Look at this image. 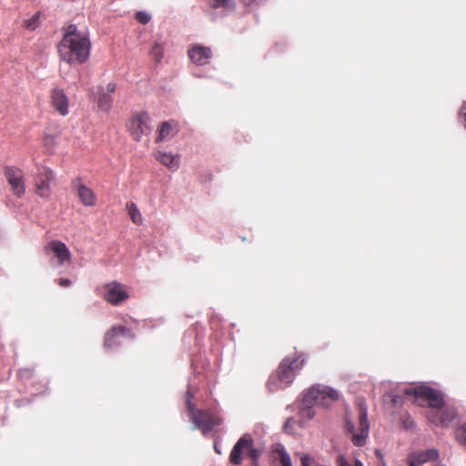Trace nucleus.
I'll list each match as a JSON object with an SVG mask.
<instances>
[{
	"instance_id": "nucleus-26",
	"label": "nucleus",
	"mask_w": 466,
	"mask_h": 466,
	"mask_svg": "<svg viewBox=\"0 0 466 466\" xmlns=\"http://www.w3.org/2000/svg\"><path fill=\"white\" fill-rule=\"evenodd\" d=\"M35 370L31 367L21 368L17 375L21 380H31L34 377Z\"/></svg>"
},
{
	"instance_id": "nucleus-30",
	"label": "nucleus",
	"mask_w": 466,
	"mask_h": 466,
	"mask_svg": "<svg viewBox=\"0 0 466 466\" xmlns=\"http://www.w3.org/2000/svg\"><path fill=\"white\" fill-rule=\"evenodd\" d=\"M43 143L46 147H53L56 144V137L54 135H45L43 137Z\"/></svg>"
},
{
	"instance_id": "nucleus-34",
	"label": "nucleus",
	"mask_w": 466,
	"mask_h": 466,
	"mask_svg": "<svg viewBox=\"0 0 466 466\" xmlns=\"http://www.w3.org/2000/svg\"><path fill=\"white\" fill-rule=\"evenodd\" d=\"M216 1V4H214V7H217V6H227L228 5V2L230 0H215Z\"/></svg>"
},
{
	"instance_id": "nucleus-3",
	"label": "nucleus",
	"mask_w": 466,
	"mask_h": 466,
	"mask_svg": "<svg viewBox=\"0 0 466 466\" xmlns=\"http://www.w3.org/2000/svg\"><path fill=\"white\" fill-rule=\"evenodd\" d=\"M339 399V392L325 385H315L303 394V405H315L329 408Z\"/></svg>"
},
{
	"instance_id": "nucleus-24",
	"label": "nucleus",
	"mask_w": 466,
	"mask_h": 466,
	"mask_svg": "<svg viewBox=\"0 0 466 466\" xmlns=\"http://www.w3.org/2000/svg\"><path fill=\"white\" fill-rule=\"evenodd\" d=\"M112 103H113L112 95H110L108 93H102L99 95L98 107L101 110L107 112L111 108Z\"/></svg>"
},
{
	"instance_id": "nucleus-12",
	"label": "nucleus",
	"mask_w": 466,
	"mask_h": 466,
	"mask_svg": "<svg viewBox=\"0 0 466 466\" xmlns=\"http://www.w3.org/2000/svg\"><path fill=\"white\" fill-rule=\"evenodd\" d=\"M54 177L55 175L51 169L46 167L41 168L35 179V193L42 198L48 197L50 195V182Z\"/></svg>"
},
{
	"instance_id": "nucleus-14",
	"label": "nucleus",
	"mask_w": 466,
	"mask_h": 466,
	"mask_svg": "<svg viewBox=\"0 0 466 466\" xmlns=\"http://www.w3.org/2000/svg\"><path fill=\"white\" fill-rule=\"evenodd\" d=\"M104 299L112 305H118L128 298L127 292L118 282H111L105 286Z\"/></svg>"
},
{
	"instance_id": "nucleus-18",
	"label": "nucleus",
	"mask_w": 466,
	"mask_h": 466,
	"mask_svg": "<svg viewBox=\"0 0 466 466\" xmlns=\"http://www.w3.org/2000/svg\"><path fill=\"white\" fill-rule=\"evenodd\" d=\"M456 415L457 413L454 409L447 408L441 411H431L428 417L429 420L434 424L447 425L448 423L454 420Z\"/></svg>"
},
{
	"instance_id": "nucleus-32",
	"label": "nucleus",
	"mask_w": 466,
	"mask_h": 466,
	"mask_svg": "<svg viewBox=\"0 0 466 466\" xmlns=\"http://www.w3.org/2000/svg\"><path fill=\"white\" fill-rule=\"evenodd\" d=\"M268 389L269 391L271 392H274L276 390H279V389H281L282 387L279 386L275 381H274V379L273 378H270L269 380L268 381Z\"/></svg>"
},
{
	"instance_id": "nucleus-17",
	"label": "nucleus",
	"mask_w": 466,
	"mask_h": 466,
	"mask_svg": "<svg viewBox=\"0 0 466 466\" xmlns=\"http://www.w3.org/2000/svg\"><path fill=\"white\" fill-rule=\"evenodd\" d=\"M45 250H51L57 258L59 265H63L66 261L71 259V252L65 243L59 240H52L46 244Z\"/></svg>"
},
{
	"instance_id": "nucleus-2",
	"label": "nucleus",
	"mask_w": 466,
	"mask_h": 466,
	"mask_svg": "<svg viewBox=\"0 0 466 466\" xmlns=\"http://www.w3.org/2000/svg\"><path fill=\"white\" fill-rule=\"evenodd\" d=\"M187 409L195 428L203 434L210 432L216 426L222 423L223 420L217 412L210 410H196L189 395L187 400Z\"/></svg>"
},
{
	"instance_id": "nucleus-10",
	"label": "nucleus",
	"mask_w": 466,
	"mask_h": 466,
	"mask_svg": "<svg viewBox=\"0 0 466 466\" xmlns=\"http://www.w3.org/2000/svg\"><path fill=\"white\" fill-rule=\"evenodd\" d=\"M188 58L197 66H205L210 63L212 58V50L208 46L199 44H194L188 46Z\"/></svg>"
},
{
	"instance_id": "nucleus-16",
	"label": "nucleus",
	"mask_w": 466,
	"mask_h": 466,
	"mask_svg": "<svg viewBox=\"0 0 466 466\" xmlns=\"http://www.w3.org/2000/svg\"><path fill=\"white\" fill-rule=\"evenodd\" d=\"M440 453L437 449H429L423 451L411 452L408 456L409 466H421L429 461H436Z\"/></svg>"
},
{
	"instance_id": "nucleus-29",
	"label": "nucleus",
	"mask_w": 466,
	"mask_h": 466,
	"mask_svg": "<svg viewBox=\"0 0 466 466\" xmlns=\"http://www.w3.org/2000/svg\"><path fill=\"white\" fill-rule=\"evenodd\" d=\"M136 19L140 24L146 25L150 21V15L145 12H137L136 14Z\"/></svg>"
},
{
	"instance_id": "nucleus-27",
	"label": "nucleus",
	"mask_w": 466,
	"mask_h": 466,
	"mask_svg": "<svg viewBox=\"0 0 466 466\" xmlns=\"http://www.w3.org/2000/svg\"><path fill=\"white\" fill-rule=\"evenodd\" d=\"M336 463L337 466H364L359 460H355L354 464L350 465L344 455H339Z\"/></svg>"
},
{
	"instance_id": "nucleus-28",
	"label": "nucleus",
	"mask_w": 466,
	"mask_h": 466,
	"mask_svg": "<svg viewBox=\"0 0 466 466\" xmlns=\"http://www.w3.org/2000/svg\"><path fill=\"white\" fill-rule=\"evenodd\" d=\"M314 405H304V408L300 410V416L306 420H311L315 416V412L312 410Z\"/></svg>"
},
{
	"instance_id": "nucleus-33",
	"label": "nucleus",
	"mask_w": 466,
	"mask_h": 466,
	"mask_svg": "<svg viewBox=\"0 0 466 466\" xmlns=\"http://www.w3.org/2000/svg\"><path fill=\"white\" fill-rule=\"evenodd\" d=\"M58 284L61 287L66 288V287H69L71 285V281L68 279H58Z\"/></svg>"
},
{
	"instance_id": "nucleus-35",
	"label": "nucleus",
	"mask_w": 466,
	"mask_h": 466,
	"mask_svg": "<svg viewBox=\"0 0 466 466\" xmlns=\"http://www.w3.org/2000/svg\"><path fill=\"white\" fill-rule=\"evenodd\" d=\"M116 90V85L114 83H109L106 86V93L112 95Z\"/></svg>"
},
{
	"instance_id": "nucleus-7",
	"label": "nucleus",
	"mask_w": 466,
	"mask_h": 466,
	"mask_svg": "<svg viewBox=\"0 0 466 466\" xmlns=\"http://www.w3.org/2000/svg\"><path fill=\"white\" fill-rule=\"evenodd\" d=\"M404 393L428 401L431 408L440 410L444 406V400L440 391L426 385L407 388Z\"/></svg>"
},
{
	"instance_id": "nucleus-4",
	"label": "nucleus",
	"mask_w": 466,
	"mask_h": 466,
	"mask_svg": "<svg viewBox=\"0 0 466 466\" xmlns=\"http://www.w3.org/2000/svg\"><path fill=\"white\" fill-rule=\"evenodd\" d=\"M254 441L250 435H243L234 445L229 461L233 465H240L242 462V454L245 452L247 457L252 460V466H258L260 451L254 447Z\"/></svg>"
},
{
	"instance_id": "nucleus-22",
	"label": "nucleus",
	"mask_w": 466,
	"mask_h": 466,
	"mask_svg": "<svg viewBox=\"0 0 466 466\" xmlns=\"http://www.w3.org/2000/svg\"><path fill=\"white\" fill-rule=\"evenodd\" d=\"M126 208L133 223L137 225L142 224L143 218L137 205L134 202H127Z\"/></svg>"
},
{
	"instance_id": "nucleus-5",
	"label": "nucleus",
	"mask_w": 466,
	"mask_h": 466,
	"mask_svg": "<svg viewBox=\"0 0 466 466\" xmlns=\"http://www.w3.org/2000/svg\"><path fill=\"white\" fill-rule=\"evenodd\" d=\"M307 359L303 353L295 354L283 359L277 370V378L285 386L290 385L296 376V372L305 364Z\"/></svg>"
},
{
	"instance_id": "nucleus-1",
	"label": "nucleus",
	"mask_w": 466,
	"mask_h": 466,
	"mask_svg": "<svg viewBox=\"0 0 466 466\" xmlns=\"http://www.w3.org/2000/svg\"><path fill=\"white\" fill-rule=\"evenodd\" d=\"M91 42L88 34L76 25L65 28L62 40L57 46L61 60L67 64H84L90 56Z\"/></svg>"
},
{
	"instance_id": "nucleus-6",
	"label": "nucleus",
	"mask_w": 466,
	"mask_h": 466,
	"mask_svg": "<svg viewBox=\"0 0 466 466\" xmlns=\"http://www.w3.org/2000/svg\"><path fill=\"white\" fill-rule=\"evenodd\" d=\"M346 428L351 435V441L355 446L361 447L366 443L370 431V423L368 420L367 407L364 404H361L359 409L358 432L356 431L353 423L350 420H347Z\"/></svg>"
},
{
	"instance_id": "nucleus-38",
	"label": "nucleus",
	"mask_w": 466,
	"mask_h": 466,
	"mask_svg": "<svg viewBox=\"0 0 466 466\" xmlns=\"http://www.w3.org/2000/svg\"><path fill=\"white\" fill-rule=\"evenodd\" d=\"M291 422H294V420L293 419H289L287 420V422L285 423L284 428L287 429L289 427V423H291Z\"/></svg>"
},
{
	"instance_id": "nucleus-39",
	"label": "nucleus",
	"mask_w": 466,
	"mask_h": 466,
	"mask_svg": "<svg viewBox=\"0 0 466 466\" xmlns=\"http://www.w3.org/2000/svg\"><path fill=\"white\" fill-rule=\"evenodd\" d=\"M376 454H377L378 457L381 456V452L380 451H376Z\"/></svg>"
},
{
	"instance_id": "nucleus-15",
	"label": "nucleus",
	"mask_w": 466,
	"mask_h": 466,
	"mask_svg": "<svg viewBox=\"0 0 466 466\" xmlns=\"http://www.w3.org/2000/svg\"><path fill=\"white\" fill-rule=\"evenodd\" d=\"M73 188L76 191L81 203L86 207H93L96 203V196L94 191L82 183L81 177H76L72 182Z\"/></svg>"
},
{
	"instance_id": "nucleus-36",
	"label": "nucleus",
	"mask_w": 466,
	"mask_h": 466,
	"mask_svg": "<svg viewBox=\"0 0 466 466\" xmlns=\"http://www.w3.org/2000/svg\"><path fill=\"white\" fill-rule=\"evenodd\" d=\"M461 116L464 118L465 127H466V102L461 108Z\"/></svg>"
},
{
	"instance_id": "nucleus-13",
	"label": "nucleus",
	"mask_w": 466,
	"mask_h": 466,
	"mask_svg": "<svg viewBox=\"0 0 466 466\" xmlns=\"http://www.w3.org/2000/svg\"><path fill=\"white\" fill-rule=\"evenodd\" d=\"M270 466H292L289 454L281 443H274L269 451Z\"/></svg>"
},
{
	"instance_id": "nucleus-11",
	"label": "nucleus",
	"mask_w": 466,
	"mask_h": 466,
	"mask_svg": "<svg viewBox=\"0 0 466 466\" xmlns=\"http://www.w3.org/2000/svg\"><path fill=\"white\" fill-rule=\"evenodd\" d=\"M50 104L60 116L69 113V99L64 89L54 87L50 90Z\"/></svg>"
},
{
	"instance_id": "nucleus-20",
	"label": "nucleus",
	"mask_w": 466,
	"mask_h": 466,
	"mask_svg": "<svg viewBox=\"0 0 466 466\" xmlns=\"http://www.w3.org/2000/svg\"><path fill=\"white\" fill-rule=\"evenodd\" d=\"M157 160H158L162 165L168 167L170 170H176L179 167V156L172 155L170 153L157 151L154 154Z\"/></svg>"
},
{
	"instance_id": "nucleus-31",
	"label": "nucleus",
	"mask_w": 466,
	"mask_h": 466,
	"mask_svg": "<svg viewBox=\"0 0 466 466\" xmlns=\"http://www.w3.org/2000/svg\"><path fill=\"white\" fill-rule=\"evenodd\" d=\"M457 440L460 443L466 445V427L457 431Z\"/></svg>"
},
{
	"instance_id": "nucleus-37",
	"label": "nucleus",
	"mask_w": 466,
	"mask_h": 466,
	"mask_svg": "<svg viewBox=\"0 0 466 466\" xmlns=\"http://www.w3.org/2000/svg\"><path fill=\"white\" fill-rule=\"evenodd\" d=\"M241 2L246 5H250L258 2V0H241Z\"/></svg>"
},
{
	"instance_id": "nucleus-23",
	"label": "nucleus",
	"mask_w": 466,
	"mask_h": 466,
	"mask_svg": "<svg viewBox=\"0 0 466 466\" xmlns=\"http://www.w3.org/2000/svg\"><path fill=\"white\" fill-rule=\"evenodd\" d=\"M150 56L153 57L156 64L160 63L164 56V45L155 42L151 47Z\"/></svg>"
},
{
	"instance_id": "nucleus-21",
	"label": "nucleus",
	"mask_w": 466,
	"mask_h": 466,
	"mask_svg": "<svg viewBox=\"0 0 466 466\" xmlns=\"http://www.w3.org/2000/svg\"><path fill=\"white\" fill-rule=\"evenodd\" d=\"M176 134V126L172 122H163L159 130L156 142H160L172 137Z\"/></svg>"
},
{
	"instance_id": "nucleus-9",
	"label": "nucleus",
	"mask_w": 466,
	"mask_h": 466,
	"mask_svg": "<svg viewBox=\"0 0 466 466\" xmlns=\"http://www.w3.org/2000/svg\"><path fill=\"white\" fill-rule=\"evenodd\" d=\"M5 177L10 185L14 195L21 198L25 191L23 180V171L15 167H6L5 168Z\"/></svg>"
},
{
	"instance_id": "nucleus-8",
	"label": "nucleus",
	"mask_w": 466,
	"mask_h": 466,
	"mask_svg": "<svg viewBox=\"0 0 466 466\" xmlns=\"http://www.w3.org/2000/svg\"><path fill=\"white\" fill-rule=\"evenodd\" d=\"M150 117L146 112L133 115L127 124L130 136L136 141H140L143 136L150 133Z\"/></svg>"
},
{
	"instance_id": "nucleus-19",
	"label": "nucleus",
	"mask_w": 466,
	"mask_h": 466,
	"mask_svg": "<svg viewBox=\"0 0 466 466\" xmlns=\"http://www.w3.org/2000/svg\"><path fill=\"white\" fill-rule=\"evenodd\" d=\"M130 330L122 325L112 327L105 335L104 345L106 348H112L117 344L116 339L127 335Z\"/></svg>"
},
{
	"instance_id": "nucleus-25",
	"label": "nucleus",
	"mask_w": 466,
	"mask_h": 466,
	"mask_svg": "<svg viewBox=\"0 0 466 466\" xmlns=\"http://www.w3.org/2000/svg\"><path fill=\"white\" fill-rule=\"evenodd\" d=\"M39 13L24 21V26L28 30H35L39 25Z\"/></svg>"
}]
</instances>
